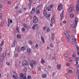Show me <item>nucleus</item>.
Wrapping results in <instances>:
<instances>
[{
    "instance_id": "nucleus-4",
    "label": "nucleus",
    "mask_w": 79,
    "mask_h": 79,
    "mask_svg": "<svg viewBox=\"0 0 79 79\" xmlns=\"http://www.w3.org/2000/svg\"><path fill=\"white\" fill-rule=\"evenodd\" d=\"M32 29L34 30H35V29H39V25L36 24H34L32 27Z\"/></svg>"
},
{
    "instance_id": "nucleus-6",
    "label": "nucleus",
    "mask_w": 79,
    "mask_h": 79,
    "mask_svg": "<svg viewBox=\"0 0 79 79\" xmlns=\"http://www.w3.org/2000/svg\"><path fill=\"white\" fill-rule=\"evenodd\" d=\"M64 13V10H63L61 12L60 14V20H62L63 19V18L64 17V15L63 14V13Z\"/></svg>"
},
{
    "instance_id": "nucleus-38",
    "label": "nucleus",
    "mask_w": 79,
    "mask_h": 79,
    "mask_svg": "<svg viewBox=\"0 0 79 79\" xmlns=\"http://www.w3.org/2000/svg\"><path fill=\"white\" fill-rule=\"evenodd\" d=\"M13 77L15 79H17V78H16V77L15 75H13Z\"/></svg>"
},
{
    "instance_id": "nucleus-41",
    "label": "nucleus",
    "mask_w": 79,
    "mask_h": 79,
    "mask_svg": "<svg viewBox=\"0 0 79 79\" xmlns=\"http://www.w3.org/2000/svg\"><path fill=\"white\" fill-rule=\"evenodd\" d=\"M76 69L77 70H78V71H79V65H78L77 68H76Z\"/></svg>"
},
{
    "instance_id": "nucleus-48",
    "label": "nucleus",
    "mask_w": 79,
    "mask_h": 79,
    "mask_svg": "<svg viewBox=\"0 0 79 79\" xmlns=\"http://www.w3.org/2000/svg\"><path fill=\"white\" fill-rule=\"evenodd\" d=\"M29 1L30 3H32V0H29Z\"/></svg>"
},
{
    "instance_id": "nucleus-60",
    "label": "nucleus",
    "mask_w": 79,
    "mask_h": 79,
    "mask_svg": "<svg viewBox=\"0 0 79 79\" xmlns=\"http://www.w3.org/2000/svg\"><path fill=\"white\" fill-rule=\"evenodd\" d=\"M22 12L23 11H22L21 10H20L19 11V12L20 13H22Z\"/></svg>"
},
{
    "instance_id": "nucleus-31",
    "label": "nucleus",
    "mask_w": 79,
    "mask_h": 79,
    "mask_svg": "<svg viewBox=\"0 0 79 79\" xmlns=\"http://www.w3.org/2000/svg\"><path fill=\"white\" fill-rule=\"evenodd\" d=\"M21 50L22 51H24V50H25V48H24V47L23 46L22 47Z\"/></svg>"
},
{
    "instance_id": "nucleus-19",
    "label": "nucleus",
    "mask_w": 79,
    "mask_h": 79,
    "mask_svg": "<svg viewBox=\"0 0 79 79\" xmlns=\"http://www.w3.org/2000/svg\"><path fill=\"white\" fill-rule=\"evenodd\" d=\"M41 39L43 43H45V41H44V37L43 36H41Z\"/></svg>"
},
{
    "instance_id": "nucleus-54",
    "label": "nucleus",
    "mask_w": 79,
    "mask_h": 79,
    "mask_svg": "<svg viewBox=\"0 0 79 79\" xmlns=\"http://www.w3.org/2000/svg\"><path fill=\"white\" fill-rule=\"evenodd\" d=\"M39 47V46L38 45V44H36L35 45V47L36 48H37Z\"/></svg>"
},
{
    "instance_id": "nucleus-55",
    "label": "nucleus",
    "mask_w": 79,
    "mask_h": 79,
    "mask_svg": "<svg viewBox=\"0 0 79 79\" xmlns=\"http://www.w3.org/2000/svg\"><path fill=\"white\" fill-rule=\"evenodd\" d=\"M2 18V14H0V18Z\"/></svg>"
},
{
    "instance_id": "nucleus-11",
    "label": "nucleus",
    "mask_w": 79,
    "mask_h": 79,
    "mask_svg": "<svg viewBox=\"0 0 79 79\" xmlns=\"http://www.w3.org/2000/svg\"><path fill=\"white\" fill-rule=\"evenodd\" d=\"M76 7L77 13H79V5L77 4Z\"/></svg>"
},
{
    "instance_id": "nucleus-40",
    "label": "nucleus",
    "mask_w": 79,
    "mask_h": 79,
    "mask_svg": "<svg viewBox=\"0 0 79 79\" xmlns=\"http://www.w3.org/2000/svg\"><path fill=\"white\" fill-rule=\"evenodd\" d=\"M72 55L73 57V58H75V57H76V55L75 54H72Z\"/></svg>"
},
{
    "instance_id": "nucleus-34",
    "label": "nucleus",
    "mask_w": 79,
    "mask_h": 79,
    "mask_svg": "<svg viewBox=\"0 0 79 79\" xmlns=\"http://www.w3.org/2000/svg\"><path fill=\"white\" fill-rule=\"evenodd\" d=\"M28 43L30 44V45H32V41L30 40L28 41Z\"/></svg>"
},
{
    "instance_id": "nucleus-3",
    "label": "nucleus",
    "mask_w": 79,
    "mask_h": 79,
    "mask_svg": "<svg viewBox=\"0 0 79 79\" xmlns=\"http://www.w3.org/2000/svg\"><path fill=\"white\" fill-rule=\"evenodd\" d=\"M43 14L44 15V16L46 17L47 19H48L49 18H50L51 15L50 14H49L48 15H47V12H46V11L44 10L43 12Z\"/></svg>"
},
{
    "instance_id": "nucleus-22",
    "label": "nucleus",
    "mask_w": 79,
    "mask_h": 79,
    "mask_svg": "<svg viewBox=\"0 0 79 79\" xmlns=\"http://www.w3.org/2000/svg\"><path fill=\"white\" fill-rule=\"evenodd\" d=\"M46 9L47 10H48V11H52V10L50 9V8H49L48 7H46Z\"/></svg>"
},
{
    "instance_id": "nucleus-29",
    "label": "nucleus",
    "mask_w": 79,
    "mask_h": 79,
    "mask_svg": "<svg viewBox=\"0 0 79 79\" xmlns=\"http://www.w3.org/2000/svg\"><path fill=\"white\" fill-rule=\"evenodd\" d=\"M41 63H42V64L45 63V61H44V59H43L42 58L41 59Z\"/></svg>"
},
{
    "instance_id": "nucleus-58",
    "label": "nucleus",
    "mask_w": 79,
    "mask_h": 79,
    "mask_svg": "<svg viewBox=\"0 0 79 79\" xmlns=\"http://www.w3.org/2000/svg\"><path fill=\"white\" fill-rule=\"evenodd\" d=\"M69 61H72V59L71 58H69Z\"/></svg>"
},
{
    "instance_id": "nucleus-33",
    "label": "nucleus",
    "mask_w": 79,
    "mask_h": 79,
    "mask_svg": "<svg viewBox=\"0 0 79 79\" xmlns=\"http://www.w3.org/2000/svg\"><path fill=\"white\" fill-rule=\"evenodd\" d=\"M17 37L18 39H19L20 38H21V35H19V34H18L17 35Z\"/></svg>"
},
{
    "instance_id": "nucleus-15",
    "label": "nucleus",
    "mask_w": 79,
    "mask_h": 79,
    "mask_svg": "<svg viewBox=\"0 0 79 79\" xmlns=\"http://www.w3.org/2000/svg\"><path fill=\"white\" fill-rule=\"evenodd\" d=\"M57 68L58 69H61V65H57Z\"/></svg>"
},
{
    "instance_id": "nucleus-9",
    "label": "nucleus",
    "mask_w": 79,
    "mask_h": 79,
    "mask_svg": "<svg viewBox=\"0 0 79 79\" xmlns=\"http://www.w3.org/2000/svg\"><path fill=\"white\" fill-rule=\"evenodd\" d=\"M63 9V7H62V5L60 4L58 6V7L57 8V10L58 11H60Z\"/></svg>"
},
{
    "instance_id": "nucleus-20",
    "label": "nucleus",
    "mask_w": 79,
    "mask_h": 79,
    "mask_svg": "<svg viewBox=\"0 0 79 79\" xmlns=\"http://www.w3.org/2000/svg\"><path fill=\"white\" fill-rule=\"evenodd\" d=\"M8 23L7 24V26L8 27H10V22L9 21H10V19H8Z\"/></svg>"
},
{
    "instance_id": "nucleus-36",
    "label": "nucleus",
    "mask_w": 79,
    "mask_h": 79,
    "mask_svg": "<svg viewBox=\"0 0 79 79\" xmlns=\"http://www.w3.org/2000/svg\"><path fill=\"white\" fill-rule=\"evenodd\" d=\"M46 31L47 32H48L50 31V28H47L46 29Z\"/></svg>"
},
{
    "instance_id": "nucleus-13",
    "label": "nucleus",
    "mask_w": 79,
    "mask_h": 79,
    "mask_svg": "<svg viewBox=\"0 0 79 79\" xmlns=\"http://www.w3.org/2000/svg\"><path fill=\"white\" fill-rule=\"evenodd\" d=\"M55 22V19H54V18H52L51 19V22L53 24V23Z\"/></svg>"
},
{
    "instance_id": "nucleus-17",
    "label": "nucleus",
    "mask_w": 79,
    "mask_h": 79,
    "mask_svg": "<svg viewBox=\"0 0 79 79\" xmlns=\"http://www.w3.org/2000/svg\"><path fill=\"white\" fill-rule=\"evenodd\" d=\"M76 75L78 76V79H79V72L77 71L76 72Z\"/></svg>"
},
{
    "instance_id": "nucleus-51",
    "label": "nucleus",
    "mask_w": 79,
    "mask_h": 79,
    "mask_svg": "<svg viewBox=\"0 0 79 79\" xmlns=\"http://www.w3.org/2000/svg\"><path fill=\"white\" fill-rule=\"evenodd\" d=\"M15 57H17V56H18V54H16L15 55Z\"/></svg>"
},
{
    "instance_id": "nucleus-8",
    "label": "nucleus",
    "mask_w": 79,
    "mask_h": 79,
    "mask_svg": "<svg viewBox=\"0 0 79 79\" xmlns=\"http://www.w3.org/2000/svg\"><path fill=\"white\" fill-rule=\"evenodd\" d=\"M22 64L23 66H26L27 65V61L26 60H23L22 62Z\"/></svg>"
},
{
    "instance_id": "nucleus-26",
    "label": "nucleus",
    "mask_w": 79,
    "mask_h": 79,
    "mask_svg": "<svg viewBox=\"0 0 79 79\" xmlns=\"http://www.w3.org/2000/svg\"><path fill=\"white\" fill-rule=\"evenodd\" d=\"M34 10H35V8H33L31 13H34Z\"/></svg>"
},
{
    "instance_id": "nucleus-57",
    "label": "nucleus",
    "mask_w": 79,
    "mask_h": 79,
    "mask_svg": "<svg viewBox=\"0 0 79 79\" xmlns=\"http://www.w3.org/2000/svg\"><path fill=\"white\" fill-rule=\"evenodd\" d=\"M38 69H39V71H40L41 70V68L40 67H39Z\"/></svg>"
},
{
    "instance_id": "nucleus-32",
    "label": "nucleus",
    "mask_w": 79,
    "mask_h": 79,
    "mask_svg": "<svg viewBox=\"0 0 79 79\" xmlns=\"http://www.w3.org/2000/svg\"><path fill=\"white\" fill-rule=\"evenodd\" d=\"M70 26L71 27H73V28H76V27H74V26L73 25L70 24Z\"/></svg>"
},
{
    "instance_id": "nucleus-18",
    "label": "nucleus",
    "mask_w": 79,
    "mask_h": 79,
    "mask_svg": "<svg viewBox=\"0 0 79 79\" xmlns=\"http://www.w3.org/2000/svg\"><path fill=\"white\" fill-rule=\"evenodd\" d=\"M42 77L44 78L47 77V74H44L42 75Z\"/></svg>"
},
{
    "instance_id": "nucleus-52",
    "label": "nucleus",
    "mask_w": 79,
    "mask_h": 79,
    "mask_svg": "<svg viewBox=\"0 0 79 79\" xmlns=\"http://www.w3.org/2000/svg\"><path fill=\"white\" fill-rule=\"evenodd\" d=\"M65 57H67L68 56V55L67 54H65Z\"/></svg>"
},
{
    "instance_id": "nucleus-63",
    "label": "nucleus",
    "mask_w": 79,
    "mask_h": 79,
    "mask_svg": "<svg viewBox=\"0 0 79 79\" xmlns=\"http://www.w3.org/2000/svg\"><path fill=\"white\" fill-rule=\"evenodd\" d=\"M48 68H49V69H51V66H50V65H48Z\"/></svg>"
},
{
    "instance_id": "nucleus-28",
    "label": "nucleus",
    "mask_w": 79,
    "mask_h": 79,
    "mask_svg": "<svg viewBox=\"0 0 79 79\" xmlns=\"http://www.w3.org/2000/svg\"><path fill=\"white\" fill-rule=\"evenodd\" d=\"M74 15L73 14H70V17H71V18H74Z\"/></svg>"
},
{
    "instance_id": "nucleus-30",
    "label": "nucleus",
    "mask_w": 79,
    "mask_h": 79,
    "mask_svg": "<svg viewBox=\"0 0 79 79\" xmlns=\"http://www.w3.org/2000/svg\"><path fill=\"white\" fill-rule=\"evenodd\" d=\"M3 24H4V22H2L0 24V26L2 27V26H3Z\"/></svg>"
},
{
    "instance_id": "nucleus-62",
    "label": "nucleus",
    "mask_w": 79,
    "mask_h": 79,
    "mask_svg": "<svg viewBox=\"0 0 79 79\" xmlns=\"http://www.w3.org/2000/svg\"><path fill=\"white\" fill-rule=\"evenodd\" d=\"M28 15V13H27V12L26 13L24 14V15Z\"/></svg>"
},
{
    "instance_id": "nucleus-35",
    "label": "nucleus",
    "mask_w": 79,
    "mask_h": 79,
    "mask_svg": "<svg viewBox=\"0 0 79 79\" xmlns=\"http://www.w3.org/2000/svg\"><path fill=\"white\" fill-rule=\"evenodd\" d=\"M67 39V41L68 42H69V40H70V39H69V38H68V37H66Z\"/></svg>"
},
{
    "instance_id": "nucleus-45",
    "label": "nucleus",
    "mask_w": 79,
    "mask_h": 79,
    "mask_svg": "<svg viewBox=\"0 0 79 79\" xmlns=\"http://www.w3.org/2000/svg\"><path fill=\"white\" fill-rule=\"evenodd\" d=\"M15 47V43H13L12 44V47Z\"/></svg>"
},
{
    "instance_id": "nucleus-43",
    "label": "nucleus",
    "mask_w": 79,
    "mask_h": 79,
    "mask_svg": "<svg viewBox=\"0 0 79 79\" xmlns=\"http://www.w3.org/2000/svg\"><path fill=\"white\" fill-rule=\"evenodd\" d=\"M49 45L51 48L53 47V45L52 44H50Z\"/></svg>"
},
{
    "instance_id": "nucleus-1",
    "label": "nucleus",
    "mask_w": 79,
    "mask_h": 79,
    "mask_svg": "<svg viewBox=\"0 0 79 79\" xmlns=\"http://www.w3.org/2000/svg\"><path fill=\"white\" fill-rule=\"evenodd\" d=\"M37 64L36 61L32 60H31L30 63V66L31 68H34V66L35 65Z\"/></svg>"
},
{
    "instance_id": "nucleus-44",
    "label": "nucleus",
    "mask_w": 79,
    "mask_h": 79,
    "mask_svg": "<svg viewBox=\"0 0 79 79\" xmlns=\"http://www.w3.org/2000/svg\"><path fill=\"white\" fill-rule=\"evenodd\" d=\"M69 73H72L73 72V71L71 70H70L69 71Z\"/></svg>"
},
{
    "instance_id": "nucleus-50",
    "label": "nucleus",
    "mask_w": 79,
    "mask_h": 79,
    "mask_svg": "<svg viewBox=\"0 0 79 79\" xmlns=\"http://www.w3.org/2000/svg\"><path fill=\"white\" fill-rule=\"evenodd\" d=\"M42 6L41 4H40L39 6H38V8H39V7H42Z\"/></svg>"
},
{
    "instance_id": "nucleus-2",
    "label": "nucleus",
    "mask_w": 79,
    "mask_h": 79,
    "mask_svg": "<svg viewBox=\"0 0 79 79\" xmlns=\"http://www.w3.org/2000/svg\"><path fill=\"white\" fill-rule=\"evenodd\" d=\"M72 44L74 45V44H76V38H75V36L74 35H72Z\"/></svg>"
},
{
    "instance_id": "nucleus-39",
    "label": "nucleus",
    "mask_w": 79,
    "mask_h": 79,
    "mask_svg": "<svg viewBox=\"0 0 79 79\" xmlns=\"http://www.w3.org/2000/svg\"><path fill=\"white\" fill-rule=\"evenodd\" d=\"M23 70L25 72H26L27 71V68H25L23 69Z\"/></svg>"
},
{
    "instance_id": "nucleus-53",
    "label": "nucleus",
    "mask_w": 79,
    "mask_h": 79,
    "mask_svg": "<svg viewBox=\"0 0 79 79\" xmlns=\"http://www.w3.org/2000/svg\"><path fill=\"white\" fill-rule=\"evenodd\" d=\"M51 39H52V40H55V39L53 37H51Z\"/></svg>"
},
{
    "instance_id": "nucleus-59",
    "label": "nucleus",
    "mask_w": 79,
    "mask_h": 79,
    "mask_svg": "<svg viewBox=\"0 0 79 79\" xmlns=\"http://www.w3.org/2000/svg\"><path fill=\"white\" fill-rule=\"evenodd\" d=\"M6 64L8 65V66L9 65H10V63L9 62H7L6 63Z\"/></svg>"
},
{
    "instance_id": "nucleus-37",
    "label": "nucleus",
    "mask_w": 79,
    "mask_h": 79,
    "mask_svg": "<svg viewBox=\"0 0 79 79\" xmlns=\"http://www.w3.org/2000/svg\"><path fill=\"white\" fill-rule=\"evenodd\" d=\"M36 13L37 14H40V11L38 10L36 11Z\"/></svg>"
},
{
    "instance_id": "nucleus-64",
    "label": "nucleus",
    "mask_w": 79,
    "mask_h": 79,
    "mask_svg": "<svg viewBox=\"0 0 79 79\" xmlns=\"http://www.w3.org/2000/svg\"><path fill=\"white\" fill-rule=\"evenodd\" d=\"M19 29V28H18V27H17L16 28V30H17V31H18Z\"/></svg>"
},
{
    "instance_id": "nucleus-49",
    "label": "nucleus",
    "mask_w": 79,
    "mask_h": 79,
    "mask_svg": "<svg viewBox=\"0 0 79 79\" xmlns=\"http://www.w3.org/2000/svg\"><path fill=\"white\" fill-rule=\"evenodd\" d=\"M2 9V5H0V10H1Z\"/></svg>"
},
{
    "instance_id": "nucleus-56",
    "label": "nucleus",
    "mask_w": 79,
    "mask_h": 79,
    "mask_svg": "<svg viewBox=\"0 0 79 79\" xmlns=\"http://www.w3.org/2000/svg\"><path fill=\"white\" fill-rule=\"evenodd\" d=\"M18 8V6H16L15 7V9H16V10H17Z\"/></svg>"
},
{
    "instance_id": "nucleus-46",
    "label": "nucleus",
    "mask_w": 79,
    "mask_h": 79,
    "mask_svg": "<svg viewBox=\"0 0 79 79\" xmlns=\"http://www.w3.org/2000/svg\"><path fill=\"white\" fill-rule=\"evenodd\" d=\"M28 79H32V78H31V77L30 76H28L27 77Z\"/></svg>"
},
{
    "instance_id": "nucleus-42",
    "label": "nucleus",
    "mask_w": 79,
    "mask_h": 79,
    "mask_svg": "<svg viewBox=\"0 0 79 79\" xmlns=\"http://www.w3.org/2000/svg\"><path fill=\"white\" fill-rule=\"evenodd\" d=\"M22 31H23V32H24V31H25V29H24V28L22 27Z\"/></svg>"
},
{
    "instance_id": "nucleus-47",
    "label": "nucleus",
    "mask_w": 79,
    "mask_h": 79,
    "mask_svg": "<svg viewBox=\"0 0 79 79\" xmlns=\"http://www.w3.org/2000/svg\"><path fill=\"white\" fill-rule=\"evenodd\" d=\"M31 3H30V4H29V7L30 8H31Z\"/></svg>"
},
{
    "instance_id": "nucleus-5",
    "label": "nucleus",
    "mask_w": 79,
    "mask_h": 79,
    "mask_svg": "<svg viewBox=\"0 0 79 79\" xmlns=\"http://www.w3.org/2000/svg\"><path fill=\"white\" fill-rule=\"evenodd\" d=\"M26 73H24V74H23V73H22L20 75V77L21 79H22L23 78V79H26Z\"/></svg>"
},
{
    "instance_id": "nucleus-23",
    "label": "nucleus",
    "mask_w": 79,
    "mask_h": 79,
    "mask_svg": "<svg viewBox=\"0 0 79 79\" xmlns=\"http://www.w3.org/2000/svg\"><path fill=\"white\" fill-rule=\"evenodd\" d=\"M27 53H31V49L30 48H28L27 49Z\"/></svg>"
},
{
    "instance_id": "nucleus-14",
    "label": "nucleus",
    "mask_w": 79,
    "mask_h": 79,
    "mask_svg": "<svg viewBox=\"0 0 79 79\" xmlns=\"http://www.w3.org/2000/svg\"><path fill=\"white\" fill-rule=\"evenodd\" d=\"M23 26L24 27V28H27L28 27V25L27 24H23Z\"/></svg>"
},
{
    "instance_id": "nucleus-12",
    "label": "nucleus",
    "mask_w": 79,
    "mask_h": 79,
    "mask_svg": "<svg viewBox=\"0 0 79 79\" xmlns=\"http://www.w3.org/2000/svg\"><path fill=\"white\" fill-rule=\"evenodd\" d=\"M73 6H72V7H70V8L69 10V13H71L73 10Z\"/></svg>"
},
{
    "instance_id": "nucleus-16",
    "label": "nucleus",
    "mask_w": 79,
    "mask_h": 79,
    "mask_svg": "<svg viewBox=\"0 0 79 79\" xmlns=\"http://www.w3.org/2000/svg\"><path fill=\"white\" fill-rule=\"evenodd\" d=\"M6 56V53L5 52H3L2 53V57H5Z\"/></svg>"
},
{
    "instance_id": "nucleus-10",
    "label": "nucleus",
    "mask_w": 79,
    "mask_h": 79,
    "mask_svg": "<svg viewBox=\"0 0 79 79\" xmlns=\"http://www.w3.org/2000/svg\"><path fill=\"white\" fill-rule=\"evenodd\" d=\"M75 25L74 27H76V26H77V23H78V18H77L76 17L75 19Z\"/></svg>"
},
{
    "instance_id": "nucleus-61",
    "label": "nucleus",
    "mask_w": 79,
    "mask_h": 79,
    "mask_svg": "<svg viewBox=\"0 0 79 79\" xmlns=\"http://www.w3.org/2000/svg\"><path fill=\"white\" fill-rule=\"evenodd\" d=\"M74 32L75 33H76V29H75L74 30Z\"/></svg>"
},
{
    "instance_id": "nucleus-7",
    "label": "nucleus",
    "mask_w": 79,
    "mask_h": 79,
    "mask_svg": "<svg viewBox=\"0 0 79 79\" xmlns=\"http://www.w3.org/2000/svg\"><path fill=\"white\" fill-rule=\"evenodd\" d=\"M33 23H37L38 21V19H37V18L36 17V16H34L33 19Z\"/></svg>"
},
{
    "instance_id": "nucleus-21",
    "label": "nucleus",
    "mask_w": 79,
    "mask_h": 79,
    "mask_svg": "<svg viewBox=\"0 0 79 79\" xmlns=\"http://www.w3.org/2000/svg\"><path fill=\"white\" fill-rule=\"evenodd\" d=\"M70 24L71 25H73V26H75V25H76V24H74V22L73 21H71L70 22Z\"/></svg>"
},
{
    "instance_id": "nucleus-25",
    "label": "nucleus",
    "mask_w": 79,
    "mask_h": 79,
    "mask_svg": "<svg viewBox=\"0 0 79 79\" xmlns=\"http://www.w3.org/2000/svg\"><path fill=\"white\" fill-rule=\"evenodd\" d=\"M64 34L66 35H67V36H68V35H69V34H68V33L66 31H64Z\"/></svg>"
},
{
    "instance_id": "nucleus-24",
    "label": "nucleus",
    "mask_w": 79,
    "mask_h": 79,
    "mask_svg": "<svg viewBox=\"0 0 79 79\" xmlns=\"http://www.w3.org/2000/svg\"><path fill=\"white\" fill-rule=\"evenodd\" d=\"M4 44V40L2 41L1 42V43L0 44L1 46H3Z\"/></svg>"
},
{
    "instance_id": "nucleus-27",
    "label": "nucleus",
    "mask_w": 79,
    "mask_h": 79,
    "mask_svg": "<svg viewBox=\"0 0 79 79\" xmlns=\"http://www.w3.org/2000/svg\"><path fill=\"white\" fill-rule=\"evenodd\" d=\"M53 4H52L49 6V8L51 9V8H53Z\"/></svg>"
}]
</instances>
